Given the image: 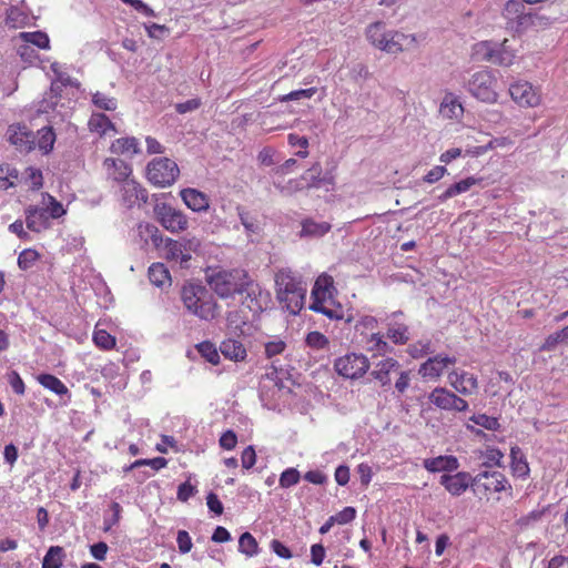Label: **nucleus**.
I'll return each mask as SVG.
<instances>
[{"mask_svg":"<svg viewBox=\"0 0 568 568\" xmlns=\"http://www.w3.org/2000/svg\"><path fill=\"white\" fill-rule=\"evenodd\" d=\"M219 443L223 449L231 450L237 444V436L233 430H226L221 435Z\"/></svg>","mask_w":568,"mask_h":568,"instance_id":"60","label":"nucleus"},{"mask_svg":"<svg viewBox=\"0 0 568 568\" xmlns=\"http://www.w3.org/2000/svg\"><path fill=\"white\" fill-rule=\"evenodd\" d=\"M483 180V178L467 176L466 179L449 185L440 195H438V200L444 203L452 197L468 192L473 186L479 185Z\"/></svg>","mask_w":568,"mask_h":568,"instance_id":"27","label":"nucleus"},{"mask_svg":"<svg viewBox=\"0 0 568 568\" xmlns=\"http://www.w3.org/2000/svg\"><path fill=\"white\" fill-rule=\"evenodd\" d=\"M275 298L283 312L298 315L305 306L307 283L290 267L278 268L274 274Z\"/></svg>","mask_w":568,"mask_h":568,"instance_id":"1","label":"nucleus"},{"mask_svg":"<svg viewBox=\"0 0 568 568\" xmlns=\"http://www.w3.org/2000/svg\"><path fill=\"white\" fill-rule=\"evenodd\" d=\"M154 214L159 223L171 233L184 232L189 226L186 215L168 203H159L154 206Z\"/></svg>","mask_w":568,"mask_h":568,"instance_id":"11","label":"nucleus"},{"mask_svg":"<svg viewBox=\"0 0 568 568\" xmlns=\"http://www.w3.org/2000/svg\"><path fill=\"white\" fill-rule=\"evenodd\" d=\"M40 258V253L34 248H24L18 256V266L22 271L31 268Z\"/></svg>","mask_w":568,"mask_h":568,"instance_id":"45","label":"nucleus"},{"mask_svg":"<svg viewBox=\"0 0 568 568\" xmlns=\"http://www.w3.org/2000/svg\"><path fill=\"white\" fill-rule=\"evenodd\" d=\"M287 140H288V144L291 146H293V148L300 146V148L303 149V150L296 152L297 156H300L302 159L307 158V155H308V152H307L308 140H307L306 136H301L298 134L291 133V134H288Z\"/></svg>","mask_w":568,"mask_h":568,"instance_id":"51","label":"nucleus"},{"mask_svg":"<svg viewBox=\"0 0 568 568\" xmlns=\"http://www.w3.org/2000/svg\"><path fill=\"white\" fill-rule=\"evenodd\" d=\"M195 347L200 355L210 364L217 365L220 363V354L214 343L204 341L199 343Z\"/></svg>","mask_w":568,"mask_h":568,"instance_id":"42","label":"nucleus"},{"mask_svg":"<svg viewBox=\"0 0 568 568\" xmlns=\"http://www.w3.org/2000/svg\"><path fill=\"white\" fill-rule=\"evenodd\" d=\"M440 114L446 119H460L464 114V106L459 99L452 92L445 94L440 108Z\"/></svg>","mask_w":568,"mask_h":568,"instance_id":"29","label":"nucleus"},{"mask_svg":"<svg viewBox=\"0 0 568 568\" xmlns=\"http://www.w3.org/2000/svg\"><path fill=\"white\" fill-rule=\"evenodd\" d=\"M19 39L27 45H34L42 50L50 49L49 36L43 31H24L19 33Z\"/></svg>","mask_w":568,"mask_h":568,"instance_id":"36","label":"nucleus"},{"mask_svg":"<svg viewBox=\"0 0 568 568\" xmlns=\"http://www.w3.org/2000/svg\"><path fill=\"white\" fill-rule=\"evenodd\" d=\"M248 272L243 268L219 270L206 278L211 290L222 300L239 295Z\"/></svg>","mask_w":568,"mask_h":568,"instance_id":"5","label":"nucleus"},{"mask_svg":"<svg viewBox=\"0 0 568 568\" xmlns=\"http://www.w3.org/2000/svg\"><path fill=\"white\" fill-rule=\"evenodd\" d=\"M286 344L283 341H272L265 344V355L267 358H272L284 352Z\"/></svg>","mask_w":568,"mask_h":568,"instance_id":"63","label":"nucleus"},{"mask_svg":"<svg viewBox=\"0 0 568 568\" xmlns=\"http://www.w3.org/2000/svg\"><path fill=\"white\" fill-rule=\"evenodd\" d=\"M180 196L184 204L193 212H206L210 207V197L196 189H183L180 191Z\"/></svg>","mask_w":568,"mask_h":568,"instance_id":"22","label":"nucleus"},{"mask_svg":"<svg viewBox=\"0 0 568 568\" xmlns=\"http://www.w3.org/2000/svg\"><path fill=\"white\" fill-rule=\"evenodd\" d=\"M510 468L513 475L516 477L527 478L529 476V464L524 452L518 446L510 448Z\"/></svg>","mask_w":568,"mask_h":568,"instance_id":"30","label":"nucleus"},{"mask_svg":"<svg viewBox=\"0 0 568 568\" xmlns=\"http://www.w3.org/2000/svg\"><path fill=\"white\" fill-rule=\"evenodd\" d=\"M239 295L242 305L253 313L263 312L271 303L270 292L264 290L250 274H247Z\"/></svg>","mask_w":568,"mask_h":568,"instance_id":"8","label":"nucleus"},{"mask_svg":"<svg viewBox=\"0 0 568 568\" xmlns=\"http://www.w3.org/2000/svg\"><path fill=\"white\" fill-rule=\"evenodd\" d=\"M64 557L62 547L51 546L43 558L42 568H61Z\"/></svg>","mask_w":568,"mask_h":568,"instance_id":"39","label":"nucleus"},{"mask_svg":"<svg viewBox=\"0 0 568 568\" xmlns=\"http://www.w3.org/2000/svg\"><path fill=\"white\" fill-rule=\"evenodd\" d=\"M37 381L41 386L59 396L70 395L65 384L52 374H40L37 376Z\"/></svg>","mask_w":568,"mask_h":568,"instance_id":"35","label":"nucleus"},{"mask_svg":"<svg viewBox=\"0 0 568 568\" xmlns=\"http://www.w3.org/2000/svg\"><path fill=\"white\" fill-rule=\"evenodd\" d=\"M544 510H540V509H535L532 511H530L529 514L520 517L518 520H517V524L520 526V527H528L529 525L538 521L541 519V517L544 516Z\"/></svg>","mask_w":568,"mask_h":568,"instance_id":"64","label":"nucleus"},{"mask_svg":"<svg viewBox=\"0 0 568 568\" xmlns=\"http://www.w3.org/2000/svg\"><path fill=\"white\" fill-rule=\"evenodd\" d=\"M306 345L316 351L325 349L329 345L328 338L318 331L310 332L305 337Z\"/></svg>","mask_w":568,"mask_h":568,"instance_id":"46","label":"nucleus"},{"mask_svg":"<svg viewBox=\"0 0 568 568\" xmlns=\"http://www.w3.org/2000/svg\"><path fill=\"white\" fill-rule=\"evenodd\" d=\"M363 347L374 356H385L393 353L394 348L384 339L381 333L372 332L359 339Z\"/></svg>","mask_w":568,"mask_h":568,"instance_id":"24","label":"nucleus"},{"mask_svg":"<svg viewBox=\"0 0 568 568\" xmlns=\"http://www.w3.org/2000/svg\"><path fill=\"white\" fill-rule=\"evenodd\" d=\"M399 367V363L397 359L393 357H386L378 363L375 364L374 369L371 372V375L374 379H376L381 386H389L390 385V373L395 372Z\"/></svg>","mask_w":568,"mask_h":568,"instance_id":"26","label":"nucleus"},{"mask_svg":"<svg viewBox=\"0 0 568 568\" xmlns=\"http://www.w3.org/2000/svg\"><path fill=\"white\" fill-rule=\"evenodd\" d=\"M241 463L244 469H251L256 463V453L253 446L244 448L241 455Z\"/></svg>","mask_w":568,"mask_h":568,"instance_id":"58","label":"nucleus"},{"mask_svg":"<svg viewBox=\"0 0 568 568\" xmlns=\"http://www.w3.org/2000/svg\"><path fill=\"white\" fill-rule=\"evenodd\" d=\"M408 353L413 358L423 357L424 355L430 353V344L422 342L410 344L408 347Z\"/></svg>","mask_w":568,"mask_h":568,"instance_id":"62","label":"nucleus"},{"mask_svg":"<svg viewBox=\"0 0 568 568\" xmlns=\"http://www.w3.org/2000/svg\"><path fill=\"white\" fill-rule=\"evenodd\" d=\"M509 94L521 108H536L541 103L540 90L528 81L519 80L510 84Z\"/></svg>","mask_w":568,"mask_h":568,"instance_id":"12","label":"nucleus"},{"mask_svg":"<svg viewBox=\"0 0 568 568\" xmlns=\"http://www.w3.org/2000/svg\"><path fill=\"white\" fill-rule=\"evenodd\" d=\"M439 483L452 496H460L469 486L474 487V477L467 471H458L454 475L444 474L440 476Z\"/></svg>","mask_w":568,"mask_h":568,"instance_id":"20","label":"nucleus"},{"mask_svg":"<svg viewBox=\"0 0 568 568\" xmlns=\"http://www.w3.org/2000/svg\"><path fill=\"white\" fill-rule=\"evenodd\" d=\"M26 225L32 232H41L42 230L50 227L49 215L47 210L30 205L26 209Z\"/></svg>","mask_w":568,"mask_h":568,"instance_id":"25","label":"nucleus"},{"mask_svg":"<svg viewBox=\"0 0 568 568\" xmlns=\"http://www.w3.org/2000/svg\"><path fill=\"white\" fill-rule=\"evenodd\" d=\"M183 306L201 321L212 322L220 316L221 306L206 287L189 283L181 290Z\"/></svg>","mask_w":568,"mask_h":568,"instance_id":"2","label":"nucleus"},{"mask_svg":"<svg viewBox=\"0 0 568 568\" xmlns=\"http://www.w3.org/2000/svg\"><path fill=\"white\" fill-rule=\"evenodd\" d=\"M27 175H28V180L30 182L31 190L38 191L42 187L43 176H42V172L39 169L28 168Z\"/></svg>","mask_w":568,"mask_h":568,"instance_id":"53","label":"nucleus"},{"mask_svg":"<svg viewBox=\"0 0 568 568\" xmlns=\"http://www.w3.org/2000/svg\"><path fill=\"white\" fill-rule=\"evenodd\" d=\"M92 102L97 108L105 111H114L118 106L116 99L108 97L101 92H95L92 95Z\"/></svg>","mask_w":568,"mask_h":568,"instance_id":"47","label":"nucleus"},{"mask_svg":"<svg viewBox=\"0 0 568 568\" xmlns=\"http://www.w3.org/2000/svg\"><path fill=\"white\" fill-rule=\"evenodd\" d=\"M456 361L454 356L437 354L419 366L418 374L423 378L438 379L449 365L456 364Z\"/></svg>","mask_w":568,"mask_h":568,"instance_id":"17","label":"nucleus"},{"mask_svg":"<svg viewBox=\"0 0 568 568\" xmlns=\"http://www.w3.org/2000/svg\"><path fill=\"white\" fill-rule=\"evenodd\" d=\"M333 291V277L327 274L320 275L312 288L310 310L321 313L329 320H342L344 316L343 308L339 304L335 306Z\"/></svg>","mask_w":568,"mask_h":568,"instance_id":"4","label":"nucleus"},{"mask_svg":"<svg viewBox=\"0 0 568 568\" xmlns=\"http://www.w3.org/2000/svg\"><path fill=\"white\" fill-rule=\"evenodd\" d=\"M146 189L134 178L120 185V201L128 207L141 206L148 202Z\"/></svg>","mask_w":568,"mask_h":568,"instance_id":"15","label":"nucleus"},{"mask_svg":"<svg viewBox=\"0 0 568 568\" xmlns=\"http://www.w3.org/2000/svg\"><path fill=\"white\" fill-rule=\"evenodd\" d=\"M300 479V471L296 468L290 467L281 474L278 483L282 488H290L298 484Z\"/></svg>","mask_w":568,"mask_h":568,"instance_id":"49","label":"nucleus"},{"mask_svg":"<svg viewBox=\"0 0 568 568\" xmlns=\"http://www.w3.org/2000/svg\"><path fill=\"white\" fill-rule=\"evenodd\" d=\"M478 50H485L484 59L501 67H510L514 64L515 51L507 45L505 40L497 49H490L488 42H480L476 45Z\"/></svg>","mask_w":568,"mask_h":568,"instance_id":"19","label":"nucleus"},{"mask_svg":"<svg viewBox=\"0 0 568 568\" xmlns=\"http://www.w3.org/2000/svg\"><path fill=\"white\" fill-rule=\"evenodd\" d=\"M9 384L12 390L18 395H23L26 392V385L18 372L12 371L9 374Z\"/></svg>","mask_w":568,"mask_h":568,"instance_id":"61","label":"nucleus"},{"mask_svg":"<svg viewBox=\"0 0 568 568\" xmlns=\"http://www.w3.org/2000/svg\"><path fill=\"white\" fill-rule=\"evenodd\" d=\"M334 520L338 525H346L353 521L356 517V509L354 507H345L343 510L338 511L334 516Z\"/></svg>","mask_w":568,"mask_h":568,"instance_id":"56","label":"nucleus"},{"mask_svg":"<svg viewBox=\"0 0 568 568\" xmlns=\"http://www.w3.org/2000/svg\"><path fill=\"white\" fill-rule=\"evenodd\" d=\"M378 326V321L376 317L372 315L362 316L357 323L355 324V332L361 336H366V334L376 331Z\"/></svg>","mask_w":568,"mask_h":568,"instance_id":"44","label":"nucleus"},{"mask_svg":"<svg viewBox=\"0 0 568 568\" xmlns=\"http://www.w3.org/2000/svg\"><path fill=\"white\" fill-rule=\"evenodd\" d=\"M92 339L94 345L102 351H111L116 345V338L105 329H94Z\"/></svg>","mask_w":568,"mask_h":568,"instance_id":"41","label":"nucleus"},{"mask_svg":"<svg viewBox=\"0 0 568 568\" xmlns=\"http://www.w3.org/2000/svg\"><path fill=\"white\" fill-rule=\"evenodd\" d=\"M149 280L158 287L171 285V275L168 267L163 263H153L149 267Z\"/></svg>","mask_w":568,"mask_h":568,"instance_id":"33","label":"nucleus"},{"mask_svg":"<svg viewBox=\"0 0 568 568\" xmlns=\"http://www.w3.org/2000/svg\"><path fill=\"white\" fill-rule=\"evenodd\" d=\"M449 385L462 396H471L478 392V379L466 371H452L448 376Z\"/></svg>","mask_w":568,"mask_h":568,"instance_id":"18","label":"nucleus"},{"mask_svg":"<svg viewBox=\"0 0 568 568\" xmlns=\"http://www.w3.org/2000/svg\"><path fill=\"white\" fill-rule=\"evenodd\" d=\"M332 225L328 222H316L313 219H305L302 222L301 236L320 237L328 233Z\"/></svg>","mask_w":568,"mask_h":568,"instance_id":"34","label":"nucleus"},{"mask_svg":"<svg viewBox=\"0 0 568 568\" xmlns=\"http://www.w3.org/2000/svg\"><path fill=\"white\" fill-rule=\"evenodd\" d=\"M497 78L490 70H480L467 81V91L478 101L493 104L498 101Z\"/></svg>","mask_w":568,"mask_h":568,"instance_id":"6","label":"nucleus"},{"mask_svg":"<svg viewBox=\"0 0 568 568\" xmlns=\"http://www.w3.org/2000/svg\"><path fill=\"white\" fill-rule=\"evenodd\" d=\"M196 493L195 486H193L189 480L182 483L178 487L176 498L180 501H187L191 497H193Z\"/></svg>","mask_w":568,"mask_h":568,"instance_id":"55","label":"nucleus"},{"mask_svg":"<svg viewBox=\"0 0 568 568\" xmlns=\"http://www.w3.org/2000/svg\"><path fill=\"white\" fill-rule=\"evenodd\" d=\"M202 105V101L199 98L190 99L185 102L175 104V110L179 114H185L197 110Z\"/></svg>","mask_w":568,"mask_h":568,"instance_id":"59","label":"nucleus"},{"mask_svg":"<svg viewBox=\"0 0 568 568\" xmlns=\"http://www.w3.org/2000/svg\"><path fill=\"white\" fill-rule=\"evenodd\" d=\"M110 151L118 155H133L140 152L139 141L133 136L119 138L110 146Z\"/></svg>","mask_w":568,"mask_h":568,"instance_id":"32","label":"nucleus"},{"mask_svg":"<svg viewBox=\"0 0 568 568\" xmlns=\"http://www.w3.org/2000/svg\"><path fill=\"white\" fill-rule=\"evenodd\" d=\"M317 92V89L316 88H308V89H301V90H295V91H292L283 97H281V101L282 102H287V101H294V100H300V99H311L312 97H314V94Z\"/></svg>","mask_w":568,"mask_h":568,"instance_id":"52","label":"nucleus"},{"mask_svg":"<svg viewBox=\"0 0 568 568\" xmlns=\"http://www.w3.org/2000/svg\"><path fill=\"white\" fill-rule=\"evenodd\" d=\"M470 420L488 430H497L500 427V424L496 417L488 416L486 414L474 415L470 417Z\"/></svg>","mask_w":568,"mask_h":568,"instance_id":"50","label":"nucleus"},{"mask_svg":"<svg viewBox=\"0 0 568 568\" xmlns=\"http://www.w3.org/2000/svg\"><path fill=\"white\" fill-rule=\"evenodd\" d=\"M103 171L108 180L122 185L133 178L131 164L121 159L106 158L102 163Z\"/></svg>","mask_w":568,"mask_h":568,"instance_id":"16","label":"nucleus"},{"mask_svg":"<svg viewBox=\"0 0 568 568\" xmlns=\"http://www.w3.org/2000/svg\"><path fill=\"white\" fill-rule=\"evenodd\" d=\"M474 487L479 494L488 497L496 493L511 491L507 477L498 470H484L474 477Z\"/></svg>","mask_w":568,"mask_h":568,"instance_id":"10","label":"nucleus"},{"mask_svg":"<svg viewBox=\"0 0 568 568\" xmlns=\"http://www.w3.org/2000/svg\"><path fill=\"white\" fill-rule=\"evenodd\" d=\"M18 170L9 163H0V190L14 186L18 180Z\"/></svg>","mask_w":568,"mask_h":568,"instance_id":"40","label":"nucleus"},{"mask_svg":"<svg viewBox=\"0 0 568 568\" xmlns=\"http://www.w3.org/2000/svg\"><path fill=\"white\" fill-rule=\"evenodd\" d=\"M423 466L429 473H453L459 468V462L454 455H440L424 459Z\"/></svg>","mask_w":568,"mask_h":568,"instance_id":"23","label":"nucleus"},{"mask_svg":"<svg viewBox=\"0 0 568 568\" xmlns=\"http://www.w3.org/2000/svg\"><path fill=\"white\" fill-rule=\"evenodd\" d=\"M386 336L396 345H405L409 341V328L404 323L389 324Z\"/></svg>","mask_w":568,"mask_h":568,"instance_id":"38","label":"nucleus"},{"mask_svg":"<svg viewBox=\"0 0 568 568\" xmlns=\"http://www.w3.org/2000/svg\"><path fill=\"white\" fill-rule=\"evenodd\" d=\"M524 0H508L503 9V17L506 19L507 28L519 32L527 24L531 17L526 12Z\"/></svg>","mask_w":568,"mask_h":568,"instance_id":"14","label":"nucleus"},{"mask_svg":"<svg viewBox=\"0 0 568 568\" xmlns=\"http://www.w3.org/2000/svg\"><path fill=\"white\" fill-rule=\"evenodd\" d=\"M55 142V133L51 126H43L37 132L36 141L37 146L44 154H48L52 151Z\"/></svg>","mask_w":568,"mask_h":568,"instance_id":"37","label":"nucleus"},{"mask_svg":"<svg viewBox=\"0 0 568 568\" xmlns=\"http://www.w3.org/2000/svg\"><path fill=\"white\" fill-rule=\"evenodd\" d=\"M88 126L91 132L98 133L100 136L114 135L116 128L114 123L104 113L93 112L89 119Z\"/></svg>","mask_w":568,"mask_h":568,"instance_id":"28","label":"nucleus"},{"mask_svg":"<svg viewBox=\"0 0 568 568\" xmlns=\"http://www.w3.org/2000/svg\"><path fill=\"white\" fill-rule=\"evenodd\" d=\"M428 398L433 405L443 410L460 413L468 409L467 400L446 387L434 388Z\"/></svg>","mask_w":568,"mask_h":568,"instance_id":"13","label":"nucleus"},{"mask_svg":"<svg viewBox=\"0 0 568 568\" xmlns=\"http://www.w3.org/2000/svg\"><path fill=\"white\" fill-rule=\"evenodd\" d=\"M178 164L169 158L153 159L146 165L148 181L158 187L171 186L179 178Z\"/></svg>","mask_w":568,"mask_h":568,"instance_id":"7","label":"nucleus"},{"mask_svg":"<svg viewBox=\"0 0 568 568\" xmlns=\"http://www.w3.org/2000/svg\"><path fill=\"white\" fill-rule=\"evenodd\" d=\"M44 197L48 200L45 210L49 219H60L65 214L62 203H60L54 196L45 193Z\"/></svg>","mask_w":568,"mask_h":568,"instance_id":"48","label":"nucleus"},{"mask_svg":"<svg viewBox=\"0 0 568 568\" xmlns=\"http://www.w3.org/2000/svg\"><path fill=\"white\" fill-rule=\"evenodd\" d=\"M7 136L10 144L20 152H29L34 146V138L24 125H10Z\"/></svg>","mask_w":568,"mask_h":568,"instance_id":"21","label":"nucleus"},{"mask_svg":"<svg viewBox=\"0 0 568 568\" xmlns=\"http://www.w3.org/2000/svg\"><path fill=\"white\" fill-rule=\"evenodd\" d=\"M168 460L164 457H154L151 459L143 458V459H136L133 462V466H150L154 470H160L164 467H166Z\"/></svg>","mask_w":568,"mask_h":568,"instance_id":"54","label":"nucleus"},{"mask_svg":"<svg viewBox=\"0 0 568 568\" xmlns=\"http://www.w3.org/2000/svg\"><path fill=\"white\" fill-rule=\"evenodd\" d=\"M371 363L366 355L362 353H348L339 356L334 362V369L344 378H362L369 369Z\"/></svg>","mask_w":568,"mask_h":568,"instance_id":"9","label":"nucleus"},{"mask_svg":"<svg viewBox=\"0 0 568 568\" xmlns=\"http://www.w3.org/2000/svg\"><path fill=\"white\" fill-rule=\"evenodd\" d=\"M220 351L225 358L231 361H243L246 357V349L244 345L236 339L229 338L221 343Z\"/></svg>","mask_w":568,"mask_h":568,"instance_id":"31","label":"nucleus"},{"mask_svg":"<svg viewBox=\"0 0 568 568\" xmlns=\"http://www.w3.org/2000/svg\"><path fill=\"white\" fill-rule=\"evenodd\" d=\"M239 551L247 557H253L258 554V544L251 532L241 535L239 539Z\"/></svg>","mask_w":568,"mask_h":568,"instance_id":"43","label":"nucleus"},{"mask_svg":"<svg viewBox=\"0 0 568 568\" xmlns=\"http://www.w3.org/2000/svg\"><path fill=\"white\" fill-rule=\"evenodd\" d=\"M369 42L377 49L387 53L396 54L416 44L413 34H405L399 31H385L383 22H374L366 29Z\"/></svg>","mask_w":568,"mask_h":568,"instance_id":"3","label":"nucleus"},{"mask_svg":"<svg viewBox=\"0 0 568 568\" xmlns=\"http://www.w3.org/2000/svg\"><path fill=\"white\" fill-rule=\"evenodd\" d=\"M176 542L179 551L181 554H187L192 549V539L186 530H179L176 536Z\"/></svg>","mask_w":568,"mask_h":568,"instance_id":"57","label":"nucleus"}]
</instances>
